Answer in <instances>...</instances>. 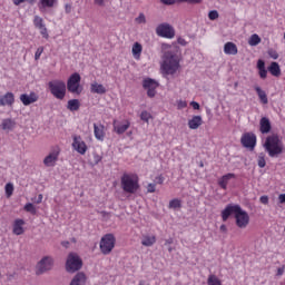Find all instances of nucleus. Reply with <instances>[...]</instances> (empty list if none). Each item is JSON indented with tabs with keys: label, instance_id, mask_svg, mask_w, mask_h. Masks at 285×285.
<instances>
[{
	"label": "nucleus",
	"instance_id": "f257e3e1",
	"mask_svg": "<svg viewBox=\"0 0 285 285\" xmlns=\"http://www.w3.org/2000/svg\"><path fill=\"white\" fill-rule=\"evenodd\" d=\"M171 46L161 45L163 56L160 61V72L163 75H176L181 68V56L175 51H170Z\"/></svg>",
	"mask_w": 285,
	"mask_h": 285
},
{
	"label": "nucleus",
	"instance_id": "f03ea898",
	"mask_svg": "<svg viewBox=\"0 0 285 285\" xmlns=\"http://www.w3.org/2000/svg\"><path fill=\"white\" fill-rule=\"evenodd\" d=\"M263 146L268 157L272 158L278 157L284 153V142H282L278 135L267 136Z\"/></svg>",
	"mask_w": 285,
	"mask_h": 285
},
{
	"label": "nucleus",
	"instance_id": "7ed1b4c3",
	"mask_svg": "<svg viewBox=\"0 0 285 285\" xmlns=\"http://www.w3.org/2000/svg\"><path fill=\"white\" fill-rule=\"evenodd\" d=\"M120 186L124 193L135 195L139 190V176L134 173H125L120 177Z\"/></svg>",
	"mask_w": 285,
	"mask_h": 285
},
{
	"label": "nucleus",
	"instance_id": "20e7f679",
	"mask_svg": "<svg viewBox=\"0 0 285 285\" xmlns=\"http://www.w3.org/2000/svg\"><path fill=\"white\" fill-rule=\"evenodd\" d=\"M48 88L52 97L56 99H59L60 101L66 99L67 87L63 80H51L48 82Z\"/></svg>",
	"mask_w": 285,
	"mask_h": 285
},
{
	"label": "nucleus",
	"instance_id": "39448f33",
	"mask_svg": "<svg viewBox=\"0 0 285 285\" xmlns=\"http://www.w3.org/2000/svg\"><path fill=\"white\" fill-rule=\"evenodd\" d=\"M115 244H117V238L115 234H106L100 239V253L102 255H110L115 248Z\"/></svg>",
	"mask_w": 285,
	"mask_h": 285
},
{
	"label": "nucleus",
	"instance_id": "423d86ee",
	"mask_svg": "<svg viewBox=\"0 0 285 285\" xmlns=\"http://www.w3.org/2000/svg\"><path fill=\"white\" fill-rule=\"evenodd\" d=\"M67 90L71 95H80L83 92V87H81V76L78 72L72 73L67 80Z\"/></svg>",
	"mask_w": 285,
	"mask_h": 285
},
{
	"label": "nucleus",
	"instance_id": "0eeeda50",
	"mask_svg": "<svg viewBox=\"0 0 285 285\" xmlns=\"http://www.w3.org/2000/svg\"><path fill=\"white\" fill-rule=\"evenodd\" d=\"M81 266H83V262L79 256L75 253H71L68 255L66 268L68 273H77V271H80Z\"/></svg>",
	"mask_w": 285,
	"mask_h": 285
},
{
	"label": "nucleus",
	"instance_id": "6e6552de",
	"mask_svg": "<svg viewBox=\"0 0 285 285\" xmlns=\"http://www.w3.org/2000/svg\"><path fill=\"white\" fill-rule=\"evenodd\" d=\"M59 155H61V148L59 146L52 147L49 155L45 157L43 165L47 168H55L57 161H59Z\"/></svg>",
	"mask_w": 285,
	"mask_h": 285
},
{
	"label": "nucleus",
	"instance_id": "1a4fd4ad",
	"mask_svg": "<svg viewBox=\"0 0 285 285\" xmlns=\"http://www.w3.org/2000/svg\"><path fill=\"white\" fill-rule=\"evenodd\" d=\"M156 35L164 39H175V28L168 22H164L157 26Z\"/></svg>",
	"mask_w": 285,
	"mask_h": 285
},
{
	"label": "nucleus",
	"instance_id": "9d476101",
	"mask_svg": "<svg viewBox=\"0 0 285 285\" xmlns=\"http://www.w3.org/2000/svg\"><path fill=\"white\" fill-rule=\"evenodd\" d=\"M234 217L236 220V226L238 228H246L248 224H250V216H248V213L242 209L240 206L236 209V214Z\"/></svg>",
	"mask_w": 285,
	"mask_h": 285
},
{
	"label": "nucleus",
	"instance_id": "9b49d317",
	"mask_svg": "<svg viewBox=\"0 0 285 285\" xmlns=\"http://www.w3.org/2000/svg\"><path fill=\"white\" fill-rule=\"evenodd\" d=\"M240 144L244 148L255 150V146H257V136L254 132H245L240 138Z\"/></svg>",
	"mask_w": 285,
	"mask_h": 285
},
{
	"label": "nucleus",
	"instance_id": "f8f14e48",
	"mask_svg": "<svg viewBox=\"0 0 285 285\" xmlns=\"http://www.w3.org/2000/svg\"><path fill=\"white\" fill-rule=\"evenodd\" d=\"M142 88L147 90V97H155L157 95V88H159V82L153 78H147L142 81Z\"/></svg>",
	"mask_w": 285,
	"mask_h": 285
},
{
	"label": "nucleus",
	"instance_id": "ddd939ff",
	"mask_svg": "<svg viewBox=\"0 0 285 285\" xmlns=\"http://www.w3.org/2000/svg\"><path fill=\"white\" fill-rule=\"evenodd\" d=\"M73 150H77L79 155H86L88 153V145H86V141L81 138L79 135L72 136V144H71Z\"/></svg>",
	"mask_w": 285,
	"mask_h": 285
},
{
	"label": "nucleus",
	"instance_id": "4468645a",
	"mask_svg": "<svg viewBox=\"0 0 285 285\" xmlns=\"http://www.w3.org/2000/svg\"><path fill=\"white\" fill-rule=\"evenodd\" d=\"M55 261L50 256H45L37 265V275H42V273H47V271H51Z\"/></svg>",
	"mask_w": 285,
	"mask_h": 285
},
{
	"label": "nucleus",
	"instance_id": "2eb2a0df",
	"mask_svg": "<svg viewBox=\"0 0 285 285\" xmlns=\"http://www.w3.org/2000/svg\"><path fill=\"white\" fill-rule=\"evenodd\" d=\"M33 26L37 28V30L40 31V35L43 37V39L50 38V35H48V28H46V22H43V18L35 16Z\"/></svg>",
	"mask_w": 285,
	"mask_h": 285
},
{
	"label": "nucleus",
	"instance_id": "dca6fc26",
	"mask_svg": "<svg viewBox=\"0 0 285 285\" xmlns=\"http://www.w3.org/2000/svg\"><path fill=\"white\" fill-rule=\"evenodd\" d=\"M20 101L24 106H30L32 104H37L39 101V94L31 91L30 94H21Z\"/></svg>",
	"mask_w": 285,
	"mask_h": 285
},
{
	"label": "nucleus",
	"instance_id": "f3484780",
	"mask_svg": "<svg viewBox=\"0 0 285 285\" xmlns=\"http://www.w3.org/2000/svg\"><path fill=\"white\" fill-rule=\"evenodd\" d=\"M112 126L116 135H124L130 128V120H125L124 122L114 120Z\"/></svg>",
	"mask_w": 285,
	"mask_h": 285
},
{
	"label": "nucleus",
	"instance_id": "a211bd4d",
	"mask_svg": "<svg viewBox=\"0 0 285 285\" xmlns=\"http://www.w3.org/2000/svg\"><path fill=\"white\" fill-rule=\"evenodd\" d=\"M237 208H239V205H227L222 212L223 222H228V217H230L233 214L236 215Z\"/></svg>",
	"mask_w": 285,
	"mask_h": 285
},
{
	"label": "nucleus",
	"instance_id": "6ab92c4d",
	"mask_svg": "<svg viewBox=\"0 0 285 285\" xmlns=\"http://www.w3.org/2000/svg\"><path fill=\"white\" fill-rule=\"evenodd\" d=\"M59 0H39L38 8L40 12H46V10H52L57 6Z\"/></svg>",
	"mask_w": 285,
	"mask_h": 285
},
{
	"label": "nucleus",
	"instance_id": "aec40b11",
	"mask_svg": "<svg viewBox=\"0 0 285 285\" xmlns=\"http://www.w3.org/2000/svg\"><path fill=\"white\" fill-rule=\"evenodd\" d=\"M273 126L271 125V119H268L267 117H263L259 120V130L262 132V135H268V132H271Z\"/></svg>",
	"mask_w": 285,
	"mask_h": 285
},
{
	"label": "nucleus",
	"instance_id": "412c9836",
	"mask_svg": "<svg viewBox=\"0 0 285 285\" xmlns=\"http://www.w3.org/2000/svg\"><path fill=\"white\" fill-rule=\"evenodd\" d=\"M94 135L98 141L106 139V127L104 125L94 124Z\"/></svg>",
	"mask_w": 285,
	"mask_h": 285
},
{
	"label": "nucleus",
	"instance_id": "4be33fe9",
	"mask_svg": "<svg viewBox=\"0 0 285 285\" xmlns=\"http://www.w3.org/2000/svg\"><path fill=\"white\" fill-rule=\"evenodd\" d=\"M23 226H26V222L21 218H17L13 222V228H12L13 235H23V233H26V230L23 229Z\"/></svg>",
	"mask_w": 285,
	"mask_h": 285
},
{
	"label": "nucleus",
	"instance_id": "5701e85b",
	"mask_svg": "<svg viewBox=\"0 0 285 285\" xmlns=\"http://www.w3.org/2000/svg\"><path fill=\"white\" fill-rule=\"evenodd\" d=\"M236 177L237 176L233 173L226 174L222 178L218 179V186L223 190H227L228 189V181H230V179H235Z\"/></svg>",
	"mask_w": 285,
	"mask_h": 285
},
{
	"label": "nucleus",
	"instance_id": "b1692460",
	"mask_svg": "<svg viewBox=\"0 0 285 285\" xmlns=\"http://www.w3.org/2000/svg\"><path fill=\"white\" fill-rule=\"evenodd\" d=\"M204 124V119L202 116H193L191 119L188 120V128L190 130H197Z\"/></svg>",
	"mask_w": 285,
	"mask_h": 285
},
{
	"label": "nucleus",
	"instance_id": "393cba45",
	"mask_svg": "<svg viewBox=\"0 0 285 285\" xmlns=\"http://www.w3.org/2000/svg\"><path fill=\"white\" fill-rule=\"evenodd\" d=\"M14 105V94L7 92L0 97V106H13Z\"/></svg>",
	"mask_w": 285,
	"mask_h": 285
},
{
	"label": "nucleus",
	"instance_id": "a878e982",
	"mask_svg": "<svg viewBox=\"0 0 285 285\" xmlns=\"http://www.w3.org/2000/svg\"><path fill=\"white\" fill-rule=\"evenodd\" d=\"M141 52H144V46H141L139 42H135L131 48V55L136 61L141 59Z\"/></svg>",
	"mask_w": 285,
	"mask_h": 285
},
{
	"label": "nucleus",
	"instance_id": "bb28decb",
	"mask_svg": "<svg viewBox=\"0 0 285 285\" xmlns=\"http://www.w3.org/2000/svg\"><path fill=\"white\" fill-rule=\"evenodd\" d=\"M157 243V237L155 235H145L141 238V245L146 246L147 248H149L150 246H155V244Z\"/></svg>",
	"mask_w": 285,
	"mask_h": 285
},
{
	"label": "nucleus",
	"instance_id": "cd10ccee",
	"mask_svg": "<svg viewBox=\"0 0 285 285\" xmlns=\"http://www.w3.org/2000/svg\"><path fill=\"white\" fill-rule=\"evenodd\" d=\"M254 90L256 91V95H258L261 104L266 106V104H268V96L266 95V91H264L262 87L258 86L254 87Z\"/></svg>",
	"mask_w": 285,
	"mask_h": 285
},
{
	"label": "nucleus",
	"instance_id": "c85d7f7f",
	"mask_svg": "<svg viewBox=\"0 0 285 285\" xmlns=\"http://www.w3.org/2000/svg\"><path fill=\"white\" fill-rule=\"evenodd\" d=\"M90 90L94 95H106V87L98 82L91 83Z\"/></svg>",
	"mask_w": 285,
	"mask_h": 285
},
{
	"label": "nucleus",
	"instance_id": "c756f323",
	"mask_svg": "<svg viewBox=\"0 0 285 285\" xmlns=\"http://www.w3.org/2000/svg\"><path fill=\"white\" fill-rule=\"evenodd\" d=\"M86 274L79 272L76 274V276L72 278L70 285H86Z\"/></svg>",
	"mask_w": 285,
	"mask_h": 285
},
{
	"label": "nucleus",
	"instance_id": "7c9ffc66",
	"mask_svg": "<svg viewBox=\"0 0 285 285\" xmlns=\"http://www.w3.org/2000/svg\"><path fill=\"white\" fill-rule=\"evenodd\" d=\"M224 52L225 55H237V45H235L234 42H226L224 45Z\"/></svg>",
	"mask_w": 285,
	"mask_h": 285
},
{
	"label": "nucleus",
	"instance_id": "2f4dec72",
	"mask_svg": "<svg viewBox=\"0 0 285 285\" xmlns=\"http://www.w3.org/2000/svg\"><path fill=\"white\" fill-rule=\"evenodd\" d=\"M67 108L70 110V112H76L81 108V102H79V99H71L67 102Z\"/></svg>",
	"mask_w": 285,
	"mask_h": 285
},
{
	"label": "nucleus",
	"instance_id": "473e14b6",
	"mask_svg": "<svg viewBox=\"0 0 285 285\" xmlns=\"http://www.w3.org/2000/svg\"><path fill=\"white\" fill-rule=\"evenodd\" d=\"M268 72H271L273 77H279L282 75V69L279 68V63L272 62L268 67Z\"/></svg>",
	"mask_w": 285,
	"mask_h": 285
},
{
	"label": "nucleus",
	"instance_id": "72a5a7b5",
	"mask_svg": "<svg viewBox=\"0 0 285 285\" xmlns=\"http://www.w3.org/2000/svg\"><path fill=\"white\" fill-rule=\"evenodd\" d=\"M14 126H17V124L14 122V120L7 118L2 120L1 124V128L2 130H12V128H14Z\"/></svg>",
	"mask_w": 285,
	"mask_h": 285
},
{
	"label": "nucleus",
	"instance_id": "f704fd0d",
	"mask_svg": "<svg viewBox=\"0 0 285 285\" xmlns=\"http://www.w3.org/2000/svg\"><path fill=\"white\" fill-rule=\"evenodd\" d=\"M207 285H222V279L215 274H210L207 278Z\"/></svg>",
	"mask_w": 285,
	"mask_h": 285
},
{
	"label": "nucleus",
	"instance_id": "c9c22d12",
	"mask_svg": "<svg viewBox=\"0 0 285 285\" xmlns=\"http://www.w3.org/2000/svg\"><path fill=\"white\" fill-rule=\"evenodd\" d=\"M168 208L173 210H177V208H181V200L179 198H174L169 202Z\"/></svg>",
	"mask_w": 285,
	"mask_h": 285
},
{
	"label": "nucleus",
	"instance_id": "e433bc0d",
	"mask_svg": "<svg viewBox=\"0 0 285 285\" xmlns=\"http://www.w3.org/2000/svg\"><path fill=\"white\" fill-rule=\"evenodd\" d=\"M249 46H259L262 43V38L257 33L250 36L248 40Z\"/></svg>",
	"mask_w": 285,
	"mask_h": 285
},
{
	"label": "nucleus",
	"instance_id": "4c0bfd02",
	"mask_svg": "<svg viewBox=\"0 0 285 285\" xmlns=\"http://www.w3.org/2000/svg\"><path fill=\"white\" fill-rule=\"evenodd\" d=\"M257 164L259 168H266V155L264 153L258 155Z\"/></svg>",
	"mask_w": 285,
	"mask_h": 285
},
{
	"label": "nucleus",
	"instance_id": "58836bf2",
	"mask_svg": "<svg viewBox=\"0 0 285 285\" xmlns=\"http://www.w3.org/2000/svg\"><path fill=\"white\" fill-rule=\"evenodd\" d=\"M140 119H141V121H145L146 124H148V121H150V119H153V115L150 112H148L147 110H144L140 114Z\"/></svg>",
	"mask_w": 285,
	"mask_h": 285
},
{
	"label": "nucleus",
	"instance_id": "ea45409f",
	"mask_svg": "<svg viewBox=\"0 0 285 285\" xmlns=\"http://www.w3.org/2000/svg\"><path fill=\"white\" fill-rule=\"evenodd\" d=\"M4 190L8 199H10V196L14 193V185H12V183H8L4 187Z\"/></svg>",
	"mask_w": 285,
	"mask_h": 285
},
{
	"label": "nucleus",
	"instance_id": "a19ab883",
	"mask_svg": "<svg viewBox=\"0 0 285 285\" xmlns=\"http://www.w3.org/2000/svg\"><path fill=\"white\" fill-rule=\"evenodd\" d=\"M24 210L27 213H31V215H37V208L35 207V205L32 203H28L24 205Z\"/></svg>",
	"mask_w": 285,
	"mask_h": 285
},
{
	"label": "nucleus",
	"instance_id": "79ce46f5",
	"mask_svg": "<svg viewBox=\"0 0 285 285\" xmlns=\"http://www.w3.org/2000/svg\"><path fill=\"white\" fill-rule=\"evenodd\" d=\"M208 18L210 21H215L216 19H219V12H217V10H212L208 13Z\"/></svg>",
	"mask_w": 285,
	"mask_h": 285
},
{
	"label": "nucleus",
	"instance_id": "37998d69",
	"mask_svg": "<svg viewBox=\"0 0 285 285\" xmlns=\"http://www.w3.org/2000/svg\"><path fill=\"white\" fill-rule=\"evenodd\" d=\"M135 22L138 23L139 26L141 23H146V14L139 13V16L137 18H135Z\"/></svg>",
	"mask_w": 285,
	"mask_h": 285
},
{
	"label": "nucleus",
	"instance_id": "c03bdc74",
	"mask_svg": "<svg viewBox=\"0 0 285 285\" xmlns=\"http://www.w3.org/2000/svg\"><path fill=\"white\" fill-rule=\"evenodd\" d=\"M188 102H186V100H178L177 101V108L178 110H184V108H187Z\"/></svg>",
	"mask_w": 285,
	"mask_h": 285
},
{
	"label": "nucleus",
	"instance_id": "a18cd8bd",
	"mask_svg": "<svg viewBox=\"0 0 285 285\" xmlns=\"http://www.w3.org/2000/svg\"><path fill=\"white\" fill-rule=\"evenodd\" d=\"M41 55H43V47H39L35 53L36 61H39L41 59Z\"/></svg>",
	"mask_w": 285,
	"mask_h": 285
},
{
	"label": "nucleus",
	"instance_id": "49530a36",
	"mask_svg": "<svg viewBox=\"0 0 285 285\" xmlns=\"http://www.w3.org/2000/svg\"><path fill=\"white\" fill-rule=\"evenodd\" d=\"M155 190H157V185L153 184V183H149L147 185V193H155Z\"/></svg>",
	"mask_w": 285,
	"mask_h": 285
},
{
	"label": "nucleus",
	"instance_id": "de8ad7c7",
	"mask_svg": "<svg viewBox=\"0 0 285 285\" xmlns=\"http://www.w3.org/2000/svg\"><path fill=\"white\" fill-rule=\"evenodd\" d=\"M258 75L261 79H266V77H268V71L266 69H258Z\"/></svg>",
	"mask_w": 285,
	"mask_h": 285
},
{
	"label": "nucleus",
	"instance_id": "09e8293b",
	"mask_svg": "<svg viewBox=\"0 0 285 285\" xmlns=\"http://www.w3.org/2000/svg\"><path fill=\"white\" fill-rule=\"evenodd\" d=\"M257 69L258 70H264V69H266V62H264V60H258L257 61Z\"/></svg>",
	"mask_w": 285,
	"mask_h": 285
},
{
	"label": "nucleus",
	"instance_id": "8fccbe9b",
	"mask_svg": "<svg viewBox=\"0 0 285 285\" xmlns=\"http://www.w3.org/2000/svg\"><path fill=\"white\" fill-rule=\"evenodd\" d=\"M26 0H13L14 6H21ZM29 3H35V0H28Z\"/></svg>",
	"mask_w": 285,
	"mask_h": 285
},
{
	"label": "nucleus",
	"instance_id": "3c124183",
	"mask_svg": "<svg viewBox=\"0 0 285 285\" xmlns=\"http://www.w3.org/2000/svg\"><path fill=\"white\" fill-rule=\"evenodd\" d=\"M177 43H179V46H188V42L186 41V39L181 37L177 39Z\"/></svg>",
	"mask_w": 285,
	"mask_h": 285
},
{
	"label": "nucleus",
	"instance_id": "603ef678",
	"mask_svg": "<svg viewBox=\"0 0 285 285\" xmlns=\"http://www.w3.org/2000/svg\"><path fill=\"white\" fill-rule=\"evenodd\" d=\"M164 181H165V178H164L163 175H159L158 177H156V183L157 184L161 185V184H164Z\"/></svg>",
	"mask_w": 285,
	"mask_h": 285
},
{
	"label": "nucleus",
	"instance_id": "864d4df0",
	"mask_svg": "<svg viewBox=\"0 0 285 285\" xmlns=\"http://www.w3.org/2000/svg\"><path fill=\"white\" fill-rule=\"evenodd\" d=\"M190 106L194 108V110H199V108H200L199 102H197V101H191Z\"/></svg>",
	"mask_w": 285,
	"mask_h": 285
},
{
	"label": "nucleus",
	"instance_id": "5fc2aeb1",
	"mask_svg": "<svg viewBox=\"0 0 285 285\" xmlns=\"http://www.w3.org/2000/svg\"><path fill=\"white\" fill-rule=\"evenodd\" d=\"M259 202L261 204H268V196H261Z\"/></svg>",
	"mask_w": 285,
	"mask_h": 285
},
{
	"label": "nucleus",
	"instance_id": "6e6d98bb",
	"mask_svg": "<svg viewBox=\"0 0 285 285\" xmlns=\"http://www.w3.org/2000/svg\"><path fill=\"white\" fill-rule=\"evenodd\" d=\"M161 3H165L166 6H173L175 3V0H160Z\"/></svg>",
	"mask_w": 285,
	"mask_h": 285
},
{
	"label": "nucleus",
	"instance_id": "4d7b16f0",
	"mask_svg": "<svg viewBox=\"0 0 285 285\" xmlns=\"http://www.w3.org/2000/svg\"><path fill=\"white\" fill-rule=\"evenodd\" d=\"M279 204H285V194L278 196Z\"/></svg>",
	"mask_w": 285,
	"mask_h": 285
},
{
	"label": "nucleus",
	"instance_id": "13d9d810",
	"mask_svg": "<svg viewBox=\"0 0 285 285\" xmlns=\"http://www.w3.org/2000/svg\"><path fill=\"white\" fill-rule=\"evenodd\" d=\"M284 271H285L284 267H279V268L277 269V275H278V277H281V275H284Z\"/></svg>",
	"mask_w": 285,
	"mask_h": 285
},
{
	"label": "nucleus",
	"instance_id": "bf43d9fd",
	"mask_svg": "<svg viewBox=\"0 0 285 285\" xmlns=\"http://www.w3.org/2000/svg\"><path fill=\"white\" fill-rule=\"evenodd\" d=\"M96 6H104V1L106 0H94Z\"/></svg>",
	"mask_w": 285,
	"mask_h": 285
},
{
	"label": "nucleus",
	"instance_id": "052dcab7",
	"mask_svg": "<svg viewBox=\"0 0 285 285\" xmlns=\"http://www.w3.org/2000/svg\"><path fill=\"white\" fill-rule=\"evenodd\" d=\"M228 230V228L226 227V225H220V233H226Z\"/></svg>",
	"mask_w": 285,
	"mask_h": 285
},
{
	"label": "nucleus",
	"instance_id": "680f3d73",
	"mask_svg": "<svg viewBox=\"0 0 285 285\" xmlns=\"http://www.w3.org/2000/svg\"><path fill=\"white\" fill-rule=\"evenodd\" d=\"M187 3H202V0H187Z\"/></svg>",
	"mask_w": 285,
	"mask_h": 285
},
{
	"label": "nucleus",
	"instance_id": "e2e57ef3",
	"mask_svg": "<svg viewBox=\"0 0 285 285\" xmlns=\"http://www.w3.org/2000/svg\"><path fill=\"white\" fill-rule=\"evenodd\" d=\"M41 202H43V195L40 194V195L38 196V202H37V203H38V204H41Z\"/></svg>",
	"mask_w": 285,
	"mask_h": 285
},
{
	"label": "nucleus",
	"instance_id": "0e129e2a",
	"mask_svg": "<svg viewBox=\"0 0 285 285\" xmlns=\"http://www.w3.org/2000/svg\"><path fill=\"white\" fill-rule=\"evenodd\" d=\"M71 10V7L70 6H66V12L69 13Z\"/></svg>",
	"mask_w": 285,
	"mask_h": 285
},
{
	"label": "nucleus",
	"instance_id": "69168bd1",
	"mask_svg": "<svg viewBox=\"0 0 285 285\" xmlns=\"http://www.w3.org/2000/svg\"><path fill=\"white\" fill-rule=\"evenodd\" d=\"M138 285H148V283H146V281H140Z\"/></svg>",
	"mask_w": 285,
	"mask_h": 285
},
{
	"label": "nucleus",
	"instance_id": "338daca9",
	"mask_svg": "<svg viewBox=\"0 0 285 285\" xmlns=\"http://www.w3.org/2000/svg\"><path fill=\"white\" fill-rule=\"evenodd\" d=\"M273 59H277V53L272 55Z\"/></svg>",
	"mask_w": 285,
	"mask_h": 285
},
{
	"label": "nucleus",
	"instance_id": "774afa93",
	"mask_svg": "<svg viewBox=\"0 0 285 285\" xmlns=\"http://www.w3.org/2000/svg\"><path fill=\"white\" fill-rule=\"evenodd\" d=\"M68 244H69L68 242L67 243H62V246H68Z\"/></svg>",
	"mask_w": 285,
	"mask_h": 285
}]
</instances>
